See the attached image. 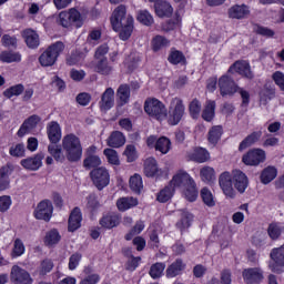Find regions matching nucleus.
Listing matches in <instances>:
<instances>
[{
	"instance_id": "obj_1",
	"label": "nucleus",
	"mask_w": 284,
	"mask_h": 284,
	"mask_svg": "<svg viewBox=\"0 0 284 284\" xmlns=\"http://www.w3.org/2000/svg\"><path fill=\"white\" fill-rule=\"evenodd\" d=\"M113 32H118L120 41H129L134 32V18L128 14V8L124 4L118 6L111 18Z\"/></svg>"
},
{
	"instance_id": "obj_2",
	"label": "nucleus",
	"mask_w": 284,
	"mask_h": 284,
	"mask_svg": "<svg viewBox=\"0 0 284 284\" xmlns=\"http://www.w3.org/2000/svg\"><path fill=\"white\" fill-rule=\"evenodd\" d=\"M62 149L69 163H79L83 159L81 139L74 133H69L62 139Z\"/></svg>"
},
{
	"instance_id": "obj_3",
	"label": "nucleus",
	"mask_w": 284,
	"mask_h": 284,
	"mask_svg": "<svg viewBox=\"0 0 284 284\" xmlns=\"http://www.w3.org/2000/svg\"><path fill=\"white\" fill-rule=\"evenodd\" d=\"M65 50V44L62 41H57L49 45L39 57V63L42 68H52L57 63L61 52Z\"/></svg>"
},
{
	"instance_id": "obj_4",
	"label": "nucleus",
	"mask_w": 284,
	"mask_h": 284,
	"mask_svg": "<svg viewBox=\"0 0 284 284\" xmlns=\"http://www.w3.org/2000/svg\"><path fill=\"white\" fill-rule=\"evenodd\" d=\"M55 23L61 28H83V16L77 8H71L68 11H61L55 18Z\"/></svg>"
},
{
	"instance_id": "obj_5",
	"label": "nucleus",
	"mask_w": 284,
	"mask_h": 284,
	"mask_svg": "<svg viewBox=\"0 0 284 284\" xmlns=\"http://www.w3.org/2000/svg\"><path fill=\"white\" fill-rule=\"evenodd\" d=\"M144 112H146L151 119H155L156 121H165V119H168V108H165V104L156 98H149L145 100Z\"/></svg>"
},
{
	"instance_id": "obj_6",
	"label": "nucleus",
	"mask_w": 284,
	"mask_h": 284,
	"mask_svg": "<svg viewBox=\"0 0 284 284\" xmlns=\"http://www.w3.org/2000/svg\"><path fill=\"white\" fill-rule=\"evenodd\" d=\"M185 116V104L181 98H173L169 106V114L166 115L169 125H179Z\"/></svg>"
},
{
	"instance_id": "obj_7",
	"label": "nucleus",
	"mask_w": 284,
	"mask_h": 284,
	"mask_svg": "<svg viewBox=\"0 0 284 284\" xmlns=\"http://www.w3.org/2000/svg\"><path fill=\"white\" fill-rule=\"evenodd\" d=\"M89 176L99 192L105 190V187L110 185V171H108L105 166L92 169Z\"/></svg>"
},
{
	"instance_id": "obj_8",
	"label": "nucleus",
	"mask_w": 284,
	"mask_h": 284,
	"mask_svg": "<svg viewBox=\"0 0 284 284\" xmlns=\"http://www.w3.org/2000/svg\"><path fill=\"white\" fill-rule=\"evenodd\" d=\"M264 161H267V153H265V150L258 148L248 150L242 156V163H244V165H248L250 168H258V165H261V163Z\"/></svg>"
},
{
	"instance_id": "obj_9",
	"label": "nucleus",
	"mask_w": 284,
	"mask_h": 284,
	"mask_svg": "<svg viewBox=\"0 0 284 284\" xmlns=\"http://www.w3.org/2000/svg\"><path fill=\"white\" fill-rule=\"evenodd\" d=\"M53 213L54 206L52 205V201L42 200L38 203L37 209L33 212V216L37 221H45V223H50Z\"/></svg>"
},
{
	"instance_id": "obj_10",
	"label": "nucleus",
	"mask_w": 284,
	"mask_h": 284,
	"mask_svg": "<svg viewBox=\"0 0 284 284\" xmlns=\"http://www.w3.org/2000/svg\"><path fill=\"white\" fill-rule=\"evenodd\" d=\"M217 85L220 88V94L221 97H234L236 92H239V85H236V82L232 77L227 74H223L220 77Z\"/></svg>"
},
{
	"instance_id": "obj_11",
	"label": "nucleus",
	"mask_w": 284,
	"mask_h": 284,
	"mask_svg": "<svg viewBox=\"0 0 284 284\" xmlns=\"http://www.w3.org/2000/svg\"><path fill=\"white\" fill-rule=\"evenodd\" d=\"M219 185H220L223 194L227 199L236 197V191L234 190L233 175L229 171H224L222 174H220Z\"/></svg>"
},
{
	"instance_id": "obj_12",
	"label": "nucleus",
	"mask_w": 284,
	"mask_h": 284,
	"mask_svg": "<svg viewBox=\"0 0 284 284\" xmlns=\"http://www.w3.org/2000/svg\"><path fill=\"white\" fill-rule=\"evenodd\" d=\"M10 281L13 284H33L34 283V280L32 278V275H30V272H28L26 268L19 265H13L11 267Z\"/></svg>"
},
{
	"instance_id": "obj_13",
	"label": "nucleus",
	"mask_w": 284,
	"mask_h": 284,
	"mask_svg": "<svg viewBox=\"0 0 284 284\" xmlns=\"http://www.w3.org/2000/svg\"><path fill=\"white\" fill-rule=\"evenodd\" d=\"M242 278L246 284H261L265 280V275L261 267H248L243 270Z\"/></svg>"
},
{
	"instance_id": "obj_14",
	"label": "nucleus",
	"mask_w": 284,
	"mask_h": 284,
	"mask_svg": "<svg viewBox=\"0 0 284 284\" xmlns=\"http://www.w3.org/2000/svg\"><path fill=\"white\" fill-rule=\"evenodd\" d=\"M121 221H123L121 213L109 212L102 215L99 220V225H101L103 230H114V227H119L121 225Z\"/></svg>"
},
{
	"instance_id": "obj_15",
	"label": "nucleus",
	"mask_w": 284,
	"mask_h": 284,
	"mask_svg": "<svg viewBox=\"0 0 284 284\" xmlns=\"http://www.w3.org/2000/svg\"><path fill=\"white\" fill-rule=\"evenodd\" d=\"M236 72L240 77L244 79H254V73H252V68L250 67V62L237 60L235 61L227 70L229 74H234Z\"/></svg>"
},
{
	"instance_id": "obj_16",
	"label": "nucleus",
	"mask_w": 284,
	"mask_h": 284,
	"mask_svg": "<svg viewBox=\"0 0 284 284\" xmlns=\"http://www.w3.org/2000/svg\"><path fill=\"white\" fill-rule=\"evenodd\" d=\"M101 158L97 155V146H89L85 152V159L83 160V168L87 170H97V168H101Z\"/></svg>"
},
{
	"instance_id": "obj_17",
	"label": "nucleus",
	"mask_w": 284,
	"mask_h": 284,
	"mask_svg": "<svg viewBox=\"0 0 284 284\" xmlns=\"http://www.w3.org/2000/svg\"><path fill=\"white\" fill-rule=\"evenodd\" d=\"M250 6L242 3V4H233L227 10L229 19H235L237 21H243V19H247L251 14Z\"/></svg>"
},
{
	"instance_id": "obj_18",
	"label": "nucleus",
	"mask_w": 284,
	"mask_h": 284,
	"mask_svg": "<svg viewBox=\"0 0 284 284\" xmlns=\"http://www.w3.org/2000/svg\"><path fill=\"white\" fill-rule=\"evenodd\" d=\"M187 264L184 263L183 258L178 257L172 262L165 270L166 278H176V276H183Z\"/></svg>"
},
{
	"instance_id": "obj_19",
	"label": "nucleus",
	"mask_w": 284,
	"mask_h": 284,
	"mask_svg": "<svg viewBox=\"0 0 284 284\" xmlns=\"http://www.w3.org/2000/svg\"><path fill=\"white\" fill-rule=\"evenodd\" d=\"M43 159H45V154L43 152L37 153L34 156L27 158L20 161V165L24 168V170H29L30 172H37L43 165Z\"/></svg>"
},
{
	"instance_id": "obj_20",
	"label": "nucleus",
	"mask_w": 284,
	"mask_h": 284,
	"mask_svg": "<svg viewBox=\"0 0 284 284\" xmlns=\"http://www.w3.org/2000/svg\"><path fill=\"white\" fill-rule=\"evenodd\" d=\"M233 185L240 194H245V190L250 186V179L243 171L235 170L233 171Z\"/></svg>"
},
{
	"instance_id": "obj_21",
	"label": "nucleus",
	"mask_w": 284,
	"mask_h": 284,
	"mask_svg": "<svg viewBox=\"0 0 284 284\" xmlns=\"http://www.w3.org/2000/svg\"><path fill=\"white\" fill-rule=\"evenodd\" d=\"M187 159L194 163H207L210 161V151L202 146H195L187 152Z\"/></svg>"
},
{
	"instance_id": "obj_22",
	"label": "nucleus",
	"mask_w": 284,
	"mask_h": 284,
	"mask_svg": "<svg viewBox=\"0 0 284 284\" xmlns=\"http://www.w3.org/2000/svg\"><path fill=\"white\" fill-rule=\"evenodd\" d=\"M144 174L149 179H161V176H163V171L159 169V163L156 162V159H146V161L144 162Z\"/></svg>"
},
{
	"instance_id": "obj_23",
	"label": "nucleus",
	"mask_w": 284,
	"mask_h": 284,
	"mask_svg": "<svg viewBox=\"0 0 284 284\" xmlns=\"http://www.w3.org/2000/svg\"><path fill=\"white\" fill-rule=\"evenodd\" d=\"M83 221V213L79 206L73 207L68 220V232H77L81 227Z\"/></svg>"
},
{
	"instance_id": "obj_24",
	"label": "nucleus",
	"mask_w": 284,
	"mask_h": 284,
	"mask_svg": "<svg viewBox=\"0 0 284 284\" xmlns=\"http://www.w3.org/2000/svg\"><path fill=\"white\" fill-rule=\"evenodd\" d=\"M12 172H14V166L10 163L0 168V192L10 190V176L12 175Z\"/></svg>"
},
{
	"instance_id": "obj_25",
	"label": "nucleus",
	"mask_w": 284,
	"mask_h": 284,
	"mask_svg": "<svg viewBox=\"0 0 284 284\" xmlns=\"http://www.w3.org/2000/svg\"><path fill=\"white\" fill-rule=\"evenodd\" d=\"M82 274L83 277L80 278L79 284H100L101 275L99 273H94V268L90 265L83 267Z\"/></svg>"
},
{
	"instance_id": "obj_26",
	"label": "nucleus",
	"mask_w": 284,
	"mask_h": 284,
	"mask_svg": "<svg viewBox=\"0 0 284 284\" xmlns=\"http://www.w3.org/2000/svg\"><path fill=\"white\" fill-rule=\"evenodd\" d=\"M41 121V118L37 114H33L26 119L23 123L21 124L20 129L18 130L17 134L20 138L26 136L30 130H34L37 125H39V122Z\"/></svg>"
},
{
	"instance_id": "obj_27",
	"label": "nucleus",
	"mask_w": 284,
	"mask_h": 284,
	"mask_svg": "<svg viewBox=\"0 0 284 284\" xmlns=\"http://www.w3.org/2000/svg\"><path fill=\"white\" fill-rule=\"evenodd\" d=\"M93 70L102 77H110V74H112L114 70V67L110 64L108 58H102L100 60H95V62L93 63Z\"/></svg>"
},
{
	"instance_id": "obj_28",
	"label": "nucleus",
	"mask_w": 284,
	"mask_h": 284,
	"mask_svg": "<svg viewBox=\"0 0 284 284\" xmlns=\"http://www.w3.org/2000/svg\"><path fill=\"white\" fill-rule=\"evenodd\" d=\"M47 136L51 144H57L61 141V125L57 121H51L47 125Z\"/></svg>"
},
{
	"instance_id": "obj_29",
	"label": "nucleus",
	"mask_w": 284,
	"mask_h": 284,
	"mask_svg": "<svg viewBox=\"0 0 284 284\" xmlns=\"http://www.w3.org/2000/svg\"><path fill=\"white\" fill-rule=\"evenodd\" d=\"M192 182H194V179L190 176L187 172L180 171L172 178V180L170 181V184L175 190V187H181V186L186 187V185H190Z\"/></svg>"
},
{
	"instance_id": "obj_30",
	"label": "nucleus",
	"mask_w": 284,
	"mask_h": 284,
	"mask_svg": "<svg viewBox=\"0 0 284 284\" xmlns=\"http://www.w3.org/2000/svg\"><path fill=\"white\" fill-rule=\"evenodd\" d=\"M201 116L206 123H212V121H214L216 118V101L206 100Z\"/></svg>"
},
{
	"instance_id": "obj_31",
	"label": "nucleus",
	"mask_w": 284,
	"mask_h": 284,
	"mask_svg": "<svg viewBox=\"0 0 284 284\" xmlns=\"http://www.w3.org/2000/svg\"><path fill=\"white\" fill-rule=\"evenodd\" d=\"M100 109L108 111L114 108V89L106 88L102 93L101 101L99 102Z\"/></svg>"
},
{
	"instance_id": "obj_32",
	"label": "nucleus",
	"mask_w": 284,
	"mask_h": 284,
	"mask_svg": "<svg viewBox=\"0 0 284 284\" xmlns=\"http://www.w3.org/2000/svg\"><path fill=\"white\" fill-rule=\"evenodd\" d=\"M22 37L28 48H31V50H37V48H39V33H37L34 29H24L22 31Z\"/></svg>"
},
{
	"instance_id": "obj_33",
	"label": "nucleus",
	"mask_w": 284,
	"mask_h": 284,
	"mask_svg": "<svg viewBox=\"0 0 284 284\" xmlns=\"http://www.w3.org/2000/svg\"><path fill=\"white\" fill-rule=\"evenodd\" d=\"M154 10L156 17H160V19H163L165 17H172V12H174L172 4H170V2L165 0H160L154 3Z\"/></svg>"
},
{
	"instance_id": "obj_34",
	"label": "nucleus",
	"mask_w": 284,
	"mask_h": 284,
	"mask_svg": "<svg viewBox=\"0 0 284 284\" xmlns=\"http://www.w3.org/2000/svg\"><path fill=\"white\" fill-rule=\"evenodd\" d=\"M106 145L109 148L119 149L125 145V135L121 131H113L106 139Z\"/></svg>"
},
{
	"instance_id": "obj_35",
	"label": "nucleus",
	"mask_w": 284,
	"mask_h": 284,
	"mask_svg": "<svg viewBox=\"0 0 284 284\" xmlns=\"http://www.w3.org/2000/svg\"><path fill=\"white\" fill-rule=\"evenodd\" d=\"M115 205L119 212H128V210H132V207L139 205V200L132 196H123L116 200Z\"/></svg>"
},
{
	"instance_id": "obj_36",
	"label": "nucleus",
	"mask_w": 284,
	"mask_h": 284,
	"mask_svg": "<svg viewBox=\"0 0 284 284\" xmlns=\"http://www.w3.org/2000/svg\"><path fill=\"white\" fill-rule=\"evenodd\" d=\"M116 97H118V105H120V108H123V105H128V103H130V97H131L130 84L128 83L120 84L116 90Z\"/></svg>"
},
{
	"instance_id": "obj_37",
	"label": "nucleus",
	"mask_w": 284,
	"mask_h": 284,
	"mask_svg": "<svg viewBox=\"0 0 284 284\" xmlns=\"http://www.w3.org/2000/svg\"><path fill=\"white\" fill-rule=\"evenodd\" d=\"M276 176H278V170L276 166L268 165L262 170L260 181L263 185H270Z\"/></svg>"
},
{
	"instance_id": "obj_38",
	"label": "nucleus",
	"mask_w": 284,
	"mask_h": 284,
	"mask_svg": "<svg viewBox=\"0 0 284 284\" xmlns=\"http://www.w3.org/2000/svg\"><path fill=\"white\" fill-rule=\"evenodd\" d=\"M261 136H263V132L261 131H254L251 134H248L239 145V152H243L244 150H247V148H252L254 143H258L261 140Z\"/></svg>"
},
{
	"instance_id": "obj_39",
	"label": "nucleus",
	"mask_w": 284,
	"mask_h": 284,
	"mask_svg": "<svg viewBox=\"0 0 284 284\" xmlns=\"http://www.w3.org/2000/svg\"><path fill=\"white\" fill-rule=\"evenodd\" d=\"M169 63L171 65H187V58H185V54L183 51L171 49L169 57H168Z\"/></svg>"
},
{
	"instance_id": "obj_40",
	"label": "nucleus",
	"mask_w": 284,
	"mask_h": 284,
	"mask_svg": "<svg viewBox=\"0 0 284 284\" xmlns=\"http://www.w3.org/2000/svg\"><path fill=\"white\" fill-rule=\"evenodd\" d=\"M176 192V189H174L170 183L164 186L162 190H160L156 193V201L158 203H168L172 201L174 193Z\"/></svg>"
},
{
	"instance_id": "obj_41",
	"label": "nucleus",
	"mask_w": 284,
	"mask_h": 284,
	"mask_svg": "<svg viewBox=\"0 0 284 284\" xmlns=\"http://www.w3.org/2000/svg\"><path fill=\"white\" fill-rule=\"evenodd\" d=\"M192 221H194V214L190 213V211H183L180 221L175 225L178 230L185 232V230L192 226Z\"/></svg>"
},
{
	"instance_id": "obj_42",
	"label": "nucleus",
	"mask_w": 284,
	"mask_h": 284,
	"mask_svg": "<svg viewBox=\"0 0 284 284\" xmlns=\"http://www.w3.org/2000/svg\"><path fill=\"white\" fill-rule=\"evenodd\" d=\"M54 270V261L52 258H44L40 262V265L37 267V273L40 276V278H44V276H48L50 272Z\"/></svg>"
},
{
	"instance_id": "obj_43",
	"label": "nucleus",
	"mask_w": 284,
	"mask_h": 284,
	"mask_svg": "<svg viewBox=\"0 0 284 284\" xmlns=\"http://www.w3.org/2000/svg\"><path fill=\"white\" fill-rule=\"evenodd\" d=\"M221 136H223V126L222 125H213L207 133V141L211 145H219V141H221Z\"/></svg>"
},
{
	"instance_id": "obj_44",
	"label": "nucleus",
	"mask_w": 284,
	"mask_h": 284,
	"mask_svg": "<svg viewBox=\"0 0 284 284\" xmlns=\"http://www.w3.org/2000/svg\"><path fill=\"white\" fill-rule=\"evenodd\" d=\"M60 241L61 234L57 229L50 230L44 236V244L47 245V247H54V245H59Z\"/></svg>"
},
{
	"instance_id": "obj_45",
	"label": "nucleus",
	"mask_w": 284,
	"mask_h": 284,
	"mask_svg": "<svg viewBox=\"0 0 284 284\" xmlns=\"http://www.w3.org/2000/svg\"><path fill=\"white\" fill-rule=\"evenodd\" d=\"M100 207L101 202H99V195H97V193H90L87 196V210H89L91 214H97Z\"/></svg>"
},
{
	"instance_id": "obj_46",
	"label": "nucleus",
	"mask_w": 284,
	"mask_h": 284,
	"mask_svg": "<svg viewBox=\"0 0 284 284\" xmlns=\"http://www.w3.org/2000/svg\"><path fill=\"white\" fill-rule=\"evenodd\" d=\"M184 196L189 203H194L199 199V189L196 187V182L193 181L187 184L184 189Z\"/></svg>"
},
{
	"instance_id": "obj_47",
	"label": "nucleus",
	"mask_w": 284,
	"mask_h": 284,
	"mask_svg": "<svg viewBox=\"0 0 284 284\" xmlns=\"http://www.w3.org/2000/svg\"><path fill=\"white\" fill-rule=\"evenodd\" d=\"M163 272H165V263L164 262H156L150 266L149 275L153 281L161 278L163 276Z\"/></svg>"
},
{
	"instance_id": "obj_48",
	"label": "nucleus",
	"mask_w": 284,
	"mask_h": 284,
	"mask_svg": "<svg viewBox=\"0 0 284 284\" xmlns=\"http://www.w3.org/2000/svg\"><path fill=\"white\" fill-rule=\"evenodd\" d=\"M200 176L203 183H212L216 179V171L212 166H203L200 170Z\"/></svg>"
},
{
	"instance_id": "obj_49",
	"label": "nucleus",
	"mask_w": 284,
	"mask_h": 284,
	"mask_svg": "<svg viewBox=\"0 0 284 284\" xmlns=\"http://www.w3.org/2000/svg\"><path fill=\"white\" fill-rule=\"evenodd\" d=\"M155 150L156 152H161V154H168L172 150V141L166 136L159 138L155 143Z\"/></svg>"
},
{
	"instance_id": "obj_50",
	"label": "nucleus",
	"mask_w": 284,
	"mask_h": 284,
	"mask_svg": "<svg viewBox=\"0 0 284 284\" xmlns=\"http://www.w3.org/2000/svg\"><path fill=\"white\" fill-rule=\"evenodd\" d=\"M0 61L2 63H19L21 61V54L19 52L2 51L0 53Z\"/></svg>"
},
{
	"instance_id": "obj_51",
	"label": "nucleus",
	"mask_w": 284,
	"mask_h": 284,
	"mask_svg": "<svg viewBox=\"0 0 284 284\" xmlns=\"http://www.w3.org/2000/svg\"><path fill=\"white\" fill-rule=\"evenodd\" d=\"M201 110L202 105L199 99L195 98L189 103V114L194 121L199 120L201 116Z\"/></svg>"
},
{
	"instance_id": "obj_52",
	"label": "nucleus",
	"mask_w": 284,
	"mask_h": 284,
	"mask_svg": "<svg viewBox=\"0 0 284 284\" xmlns=\"http://www.w3.org/2000/svg\"><path fill=\"white\" fill-rule=\"evenodd\" d=\"M153 52H159L163 50V48H168L170 45V40L163 36H155L151 41Z\"/></svg>"
},
{
	"instance_id": "obj_53",
	"label": "nucleus",
	"mask_w": 284,
	"mask_h": 284,
	"mask_svg": "<svg viewBox=\"0 0 284 284\" xmlns=\"http://www.w3.org/2000/svg\"><path fill=\"white\" fill-rule=\"evenodd\" d=\"M83 59H85V53L80 49H75L67 58V65H79Z\"/></svg>"
},
{
	"instance_id": "obj_54",
	"label": "nucleus",
	"mask_w": 284,
	"mask_h": 284,
	"mask_svg": "<svg viewBox=\"0 0 284 284\" xmlns=\"http://www.w3.org/2000/svg\"><path fill=\"white\" fill-rule=\"evenodd\" d=\"M129 185L135 194H141V191L143 190V178L139 173H135L133 176L129 180Z\"/></svg>"
},
{
	"instance_id": "obj_55",
	"label": "nucleus",
	"mask_w": 284,
	"mask_h": 284,
	"mask_svg": "<svg viewBox=\"0 0 284 284\" xmlns=\"http://www.w3.org/2000/svg\"><path fill=\"white\" fill-rule=\"evenodd\" d=\"M253 32L260 37H265V39H274V36L276 34L274 30L258 23L253 24Z\"/></svg>"
},
{
	"instance_id": "obj_56",
	"label": "nucleus",
	"mask_w": 284,
	"mask_h": 284,
	"mask_svg": "<svg viewBox=\"0 0 284 284\" xmlns=\"http://www.w3.org/2000/svg\"><path fill=\"white\" fill-rule=\"evenodd\" d=\"M48 152L58 163H63L65 161V156L63 155V150L61 149V146L57 144H49Z\"/></svg>"
},
{
	"instance_id": "obj_57",
	"label": "nucleus",
	"mask_w": 284,
	"mask_h": 284,
	"mask_svg": "<svg viewBox=\"0 0 284 284\" xmlns=\"http://www.w3.org/2000/svg\"><path fill=\"white\" fill-rule=\"evenodd\" d=\"M23 90H26V87L21 83L11 85L3 91V97H6V99H12V97H21V94H23Z\"/></svg>"
},
{
	"instance_id": "obj_58",
	"label": "nucleus",
	"mask_w": 284,
	"mask_h": 284,
	"mask_svg": "<svg viewBox=\"0 0 284 284\" xmlns=\"http://www.w3.org/2000/svg\"><path fill=\"white\" fill-rule=\"evenodd\" d=\"M136 20L139 21V23H141L142 26H146L148 28H150V26L154 23V17H152V13H150V11L148 10L139 11Z\"/></svg>"
},
{
	"instance_id": "obj_59",
	"label": "nucleus",
	"mask_w": 284,
	"mask_h": 284,
	"mask_svg": "<svg viewBox=\"0 0 284 284\" xmlns=\"http://www.w3.org/2000/svg\"><path fill=\"white\" fill-rule=\"evenodd\" d=\"M23 254H26V245L23 244V241L21 239L17 237L13 242L11 256L13 258H19V256H23Z\"/></svg>"
},
{
	"instance_id": "obj_60",
	"label": "nucleus",
	"mask_w": 284,
	"mask_h": 284,
	"mask_svg": "<svg viewBox=\"0 0 284 284\" xmlns=\"http://www.w3.org/2000/svg\"><path fill=\"white\" fill-rule=\"evenodd\" d=\"M104 156H106L108 163L110 165H121V160H119V153L114 149H104Z\"/></svg>"
},
{
	"instance_id": "obj_61",
	"label": "nucleus",
	"mask_w": 284,
	"mask_h": 284,
	"mask_svg": "<svg viewBox=\"0 0 284 284\" xmlns=\"http://www.w3.org/2000/svg\"><path fill=\"white\" fill-rule=\"evenodd\" d=\"M200 194L203 203L206 204L207 207H214V205H216V202L214 201V195H212V191H210V189L203 187Z\"/></svg>"
},
{
	"instance_id": "obj_62",
	"label": "nucleus",
	"mask_w": 284,
	"mask_h": 284,
	"mask_svg": "<svg viewBox=\"0 0 284 284\" xmlns=\"http://www.w3.org/2000/svg\"><path fill=\"white\" fill-rule=\"evenodd\" d=\"M139 63H141V55L131 53L126 60V68L129 72H134V70L139 68Z\"/></svg>"
},
{
	"instance_id": "obj_63",
	"label": "nucleus",
	"mask_w": 284,
	"mask_h": 284,
	"mask_svg": "<svg viewBox=\"0 0 284 284\" xmlns=\"http://www.w3.org/2000/svg\"><path fill=\"white\" fill-rule=\"evenodd\" d=\"M82 260H83V255L81 253L75 252L71 254V256L69 257V264H68L70 272H74V270H77V267L81 265Z\"/></svg>"
},
{
	"instance_id": "obj_64",
	"label": "nucleus",
	"mask_w": 284,
	"mask_h": 284,
	"mask_svg": "<svg viewBox=\"0 0 284 284\" xmlns=\"http://www.w3.org/2000/svg\"><path fill=\"white\" fill-rule=\"evenodd\" d=\"M141 256L130 257L124 264L126 272H136V268L141 265Z\"/></svg>"
}]
</instances>
